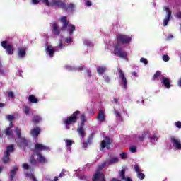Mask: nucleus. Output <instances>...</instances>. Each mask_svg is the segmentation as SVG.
<instances>
[{
    "label": "nucleus",
    "mask_w": 181,
    "mask_h": 181,
    "mask_svg": "<svg viewBox=\"0 0 181 181\" xmlns=\"http://www.w3.org/2000/svg\"><path fill=\"white\" fill-rule=\"evenodd\" d=\"M61 23H63L61 30L64 32V30H66V28L69 25V21H67V16H64L61 17Z\"/></svg>",
    "instance_id": "dca6fc26"
},
{
    "label": "nucleus",
    "mask_w": 181,
    "mask_h": 181,
    "mask_svg": "<svg viewBox=\"0 0 181 181\" xmlns=\"http://www.w3.org/2000/svg\"><path fill=\"white\" fill-rule=\"evenodd\" d=\"M13 152H15V146L13 144L9 145L6 147V150L3 155V163L8 165V163L11 162V153Z\"/></svg>",
    "instance_id": "7ed1b4c3"
},
{
    "label": "nucleus",
    "mask_w": 181,
    "mask_h": 181,
    "mask_svg": "<svg viewBox=\"0 0 181 181\" xmlns=\"http://www.w3.org/2000/svg\"><path fill=\"white\" fill-rule=\"evenodd\" d=\"M97 119L100 122H104L105 121V113H104L103 110H101L99 111Z\"/></svg>",
    "instance_id": "4be33fe9"
},
{
    "label": "nucleus",
    "mask_w": 181,
    "mask_h": 181,
    "mask_svg": "<svg viewBox=\"0 0 181 181\" xmlns=\"http://www.w3.org/2000/svg\"><path fill=\"white\" fill-rule=\"evenodd\" d=\"M113 53L120 59H127L128 56L127 52L122 49V47H121V45H119V44L115 45Z\"/></svg>",
    "instance_id": "20e7f679"
},
{
    "label": "nucleus",
    "mask_w": 181,
    "mask_h": 181,
    "mask_svg": "<svg viewBox=\"0 0 181 181\" xmlns=\"http://www.w3.org/2000/svg\"><path fill=\"white\" fill-rule=\"evenodd\" d=\"M105 81L106 83H110L111 81V79L110 78V76H105Z\"/></svg>",
    "instance_id": "4d7b16f0"
},
{
    "label": "nucleus",
    "mask_w": 181,
    "mask_h": 181,
    "mask_svg": "<svg viewBox=\"0 0 181 181\" xmlns=\"http://www.w3.org/2000/svg\"><path fill=\"white\" fill-rule=\"evenodd\" d=\"M76 131L81 136V138H84V136H86V131L84 130V126L80 125V127L77 128Z\"/></svg>",
    "instance_id": "b1692460"
},
{
    "label": "nucleus",
    "mask_w": 181,
    "mask_h": 181,
    "mask_svg": "<svg viewBox=\"0 0 181 181\" xmlns=\"http://www.w3.org/2000/svg\"><path fill=\"white\" fill-rule=\"evenodd\" d=\"M175 127H177V128H181V122L178 121L177 122L175 123Z\"/></svg>",
    "instance_id": "8fccbe9b"
},
{
    "label": "nucleus",
    "mask_w": 181,
    "mask_h": 181,
    "mask_svg": "<svg viewBox=\"0 0 181 181\" xmlns=\"http://www.w3.org/2000/svg\"><path fill=\"white\" fill-rule=\"evenodd\" d=\"M30 179H32V180H33V181H37V179H36V177H35V175H33V174H31L30 175Z\"/></svg>",
    "instance_id": "603ef678"
},
{
    "label": "nucleus",
    "mask_w": 181,
    "mask_h": 181,
    "mask_svg": "<svg viewBox=\"0 0 181 181\" xmlns=\"http://www.w3.org/2000/svg\"><path fill=\"white\" fill-rule=\"evenodd\" d=\"M93 138H94V134H90L88 139V141H85L83 143V148H84V149H86V148H88V145L91 144V142H93Z\"/></svg>",
    "instance_id": "5701e85b"
},
{
    "label": "nucleus",
    "mask_w": 181,
    "mask_h": 181,
    "mask_svg": "<svg viewBox=\"0 0 181 181\" xmlns=\"http://www.w3.org/2000/svg\"><path fill=\"white\" fill-rule=\"evenodd\" d=\"M120 158L121 159H125V158H127V153H120Z\"/></svg>",
    "instance_id": "3c124183"
},
{
    "label": "nucleus",
    "mask_w": 181,
    "mask_h": 181,
    "mask_svg": "<svg viewBox=\"0 0 181 181\" xmlns=\"http://www.w3.org/2000/svg\"><path fill=\"white\" fill-rule=\"evenodd\" d=\"M28 49L25 47H20L17 49L18 57L19 59H23L26 56Z\"/></svg>",
    "instance_id": "ddd939ff"
},
{
    "label": "nucleus",
    "mask_w": 181,
    "mask_h": 181,
    "mask_svg": "<svg viewBox=\"0 0 181 181\" xmlns=\"http://www.w3.org/2000/svg\"><path fill=\"white\" fill-rule=\"evenodd\" d=\"M36 156L37 157V161L39 163H42L43 165L45 163H47V159L42 153H37Z\"/></svg>",
    "instance_id": "6ab92c4d"
},
{
    "label": "nucleus",
    "mask_w": 181,
    "mask_h": 181,
    "mask_svg": "<svg viewBox=\"0 0 181 181\" xmlns=\"http://www.w3.org/2000/svg\"><path fill=\"white\" fill-rule=\"evenodd\" d=\"M19 170V168L18 166H14L13 168L10 171V180L13 181L15 179V176H16V173H18V170Z\"/></svg>",
    "instance_id": "aec40b11"
},
{
    "label": "nucleus",
    "mask_w": 181,
    "mask_h": 181,
    "mask_svg": "<svg viewBox=\"0 0 181 181\" xmlns=\"http://www.w3.org/2000/svg\"><path fill=\"white\" fill-rule=\"evenodd\" d=\"M132 38L127 35L119 34L117 36V45H129Z\"/></svg>",
    "instance_id": "39448f33"
},
{
    "label": "nucleus",
    "mask_w": 181,
    "mask_h": 181,
    "mask_svg": "<svg viewBox=\"0 0 181 181\" xmlns=\"http://www.w3.org/2000/svg\"><path fill=\"white\" fill-rule=\"evenodd\" d=\"M42 151H50V147L42 144L36 143L34 146L33 152H35V154H37L40 153Z\"/></svg>",
    "instance_id": "0eeeda50"
},
{
    "label": "nucleus",
    "mask_w": 181,
    "mask_h": 181,
    "mask_svg": "<svg viewBox=\"0 0 181 181\" xmlns=\"http://www.w3.org/2000/svg\"><path fill=\"white\" fill-rule=\"evenodd\" d=\"M23 169L28 170L29 169V165H28V163H24L23 165Z\"/></svg>",
    "instance_id": "13d9d810"
},
{
    "label": "nucleus",
    "mask_w": 181,
    "mask_h": 181,
    "mask_svg": "<svg viewBox=\"0 0 181 181\" xmlns=\"http://www.w3.org/2000/svg\"><path fill=\"white\" fill-rule=\"evenodd\" d=\"M52 33L54 35H56V36H59L60 35V30L59 29V25H57V23H54L52 25Z\"/></svg>",
    "instance_id": "a878e982"
},
{
    "label": "nucleus",
    "mask_w": 181,
    "mask_h": 181,
    "mask_svg": "<svg viewBox=\"0 0 181 181\" xmlns=\"http://www.w3.org/2000/svg\"><path fill=\"white\" fill-rule=\"evenodd\" d=\"M80 114H81L80 110H76L73 112L71 116H68L62 119L66 129H70V125H73V124H76L77 122V119H78V117Z\"/></svg>",
    "instance_id": "f03ea898"
},
{
    "label": "nucleus",
    "mask_w": 181,
    "mask_h": 181,
    "mask_svg": "<svg viewBox=\"0 0 181 181\" xmlns=\"http://www.w3.org/2000/svg\"><path fill=\"white\" fill-rule=\"evenodd\" d=\"M170 141L173 144V148L177 151L181 150V141L179 138H176L173 136L170 137Z\"/></svg>",
    "instance_id": "6e6552de"
},
{
    "label": "nucleus",
    "mask_w": 181,
    "mask_h": 181,
    "mask_svg": "<svg viewBox=\"0 0 181 181\" xmlns=\"http://www.w3.org/2000/svg\"><path fill=\"white\" fill-rule=\"evenodd\" d=\"M58 43H59L58 46L60 47V49H63L64 45L62 43V40H59Z\"/></svg>",
    "instance_id": "6e6d98bb"
},
{
    "label": "nucleus",
    "mask_w": 181,
    "mask_h": 181,
    "mask_svg": "<svg viewBox=\"0 0 181 181\" xmlns=\"http://www.w3.org/2000/svg\"><path fill=\"white\" fill-rule=\"evenodd\" d=\"M163 10L166 12L165 18L163 20V26H168V23H169V21H170V18H172V11L169 8V7H164Z\"/></svg>",
    "instance_id": "9d476101"
},
{
    "label": "nucleus",
    "mask_w": 181,
    "mask_h": 181,
    "mask_svg": "<svg viewBox=\"0 0 181 181\" xmlns=\"http://www.w3.org/2000/svg\"><path fill=\"white\" fill-rule=\"evenodd\" d=\"M132 76H133V77H136V72H132Z\"/></svg>",
    "instance_id": "69168bd1"
},
{
    "label": "nucleus",
    "mask_w": 181,
    "mask_h": 181,
    "mask_svg": "<svg viewBox=\"0 0 181 181\" xmlns=\"http://www.w3.org/2000/svg\"><path fill=\"white\" fill-rule=\"evenodd\" d=\"M65 174H66V170L63 169L60 173L59 177H63V176H64Z\"/></svg>",
    "instance_id": "de8ad7c7"
},
{
    "label": "nucleus",
    "mask_w": 181,
    "mask_h": 181,
    "mask_svg": "<svg viewBox=\"0 0 181 181\" xmlns=\"http://www.w3.org/2000/svg\"><path fill=\"white\" fill-rule=\"evenodd\" d=\"M19 146L21 148H23V151H26V148H28V146H29V140L23 137L21 138L19 143Z\"/></svg>",
    "instance_id": "4468645a"
},
{
    "label": "nucleus",
    "mask_w": 181,
    "mask_h": 181,
    "mask_svg": "<svg viewBox=\"0 0 181 181\" xmlns=\"http://www.w3.org/2000/svg\"><path fill=\"white\" fill-rule=\"evenodd\" d=\"M69 36H71V35H73V33H74L76 30V26L73 24H69Z\"/></svg>",
    "instance_id": "7c9ffc66"
},
{
    "label": "nucleus",
    "mask_w": 181,
    "mask_h": 181,
    "mask_svg": "<svg viewBox=\"0 0 181 181\" xmlns=\"http://www.w3.org/2000/svg\"><path fill=\"white\" fill-rule=\"evenodd\" d=\"M146 138H149V132L145 131L141 133L139 136L138 139L140 142H144Z\"/></svg>",
    "instance_id": "a211bd4d"
},
{
    "label": "nucleus",
    "mask_w": 181,
    "mask_h": 181,
    "mask_svg": "<svg viewBox=\"0 0 181 181\" xmlns=\"http://www.w3.org/2000/svg\"><path fill=\"white\" fill-rule=\"evenodd\" d=\"M129 151L130 152H132V153H135V152H136V146H132L129 148Z\"/></svg>",
    "instance_id": "a19ab883"
},
{
    "label": "nucleus",
    "mask_w": 181,
    "mask_h": 181,
    "mask_svg": "<svg viewBox=\"0 0 181 181\" xmlns=\"http://www.w3.org/2000/svg\"><path fill=\"white\" fill-rule=\"evenodd\" d=\"M30 112V107L29 106H24V113L27 115H29Z\"/></svg>",
    "instance_id": "58836bf2"
},
{
    "label": "nucleus",
    "mask_w": 181,
    "mask_h": 181,
    "mask_svg": "<svg viewBox=\"0 0 181 181\" xmlns=\"http://www.w3.org/2000/svg\"><path fill=\"white\" fill-rule=\"evenodd\" d=\"M103 163H105V166H110V165H112L110 160H107Z\"/></svg>",
    "instance_id": "864d4df0"
},
{
    "label": "nucleus",
    "mask_w": 181,
    "mask_h": 181,
    "mask_svg": "<svg viewBox=\"0 0 181 181\" xmlns=\"http://www.w3.org/2000/svg\"><path fill=\"white\" fill-rule=\"evenodd\" d=\"M161 83L164 85L165 88H170V79L168 78L163 77Z\"/></svg>",
    "instance_id": "393cba45"
},
{
    "label": "nucleus",
    "mask_w": 181,
    "mask_h": 181,
    "mask_svg": "<svg viewBox=\"0 0 181 181\" xmlns=\"http://www.w3.org/2000/svg\"><path fill=\"white\" fill-rule=\"evenodd\" d=\"M105 166L106 165H105V163L103 162L100 165H99L98 167L95 174L92 177L93 181H98V180H99L100 176L105 175L104 173H101V170L105 168Z\"/></svg>",
    "instance_id": "423d86ee"
},
{
    "label": "nucleus",
    "mask_w": 181,
    "mask_h": 181,
    "mask_svg": "<svg viewBox=\"0 0 181 181\" xmlns=\"http://www.w3.org/2000/svg\"><path fill=\"white\" fill-rule=\"evenodd\" d=\"M118 74L119 78L121 79L122 84H123L124 88H127V84H128V81L127 80V77H125V74L124 73V71H122V69H119Z\"/></svg>",
    "instance_id": "9b49d317"
},
{
    "label": "nucleus",
    "mask_w": 181,
    "mask_h": 181,
    "mask_svg": "<svg viewBox=\"0 0 181 181\" xmlns=\"http://www.w3.org/2000/svg\"><path fill=\"white\" fill-rule=\"evenodd\" d=\"M14 132H16V135H17V138H19L20 139L22 138V135L21 134V129L19 128H16L14 130Z\"/></svg>",
    "instance_id": "e433bc0d"
},
{
    "label": "nucleus",
    "mask_w": 181,
    "mask_h": 181,
    "mask_svg": "<svg viewBox=\"0 0 181 181\" xmlns=\"http://www.w3.org/2000/svg\"><path fill=\"white\" fill-rule=\"evenodd\" d=\"M40 119L41 118L40 117V116L35 115L33 118V122H34L35 124H39V122H40Z\"/></svg>",
    "instance_id": "f704fd0d"
},
{
    "label": "nucleus",
    "mask_w": 181,
    "mask_h": 181,
    "mask_svg": "<svg viewBox=\"0 0 181 181\" xmlns=\"http://www.w3.org/2000/svg\"><path fill=\"white\" fill-rule=\"evenodd\" d=\"M6 118L8 121H9L10 122H12V121L15 119V116L9 115H7Z\"/></svg>",
    "instance_id": "ea45409f"
},
{
    "label": "nucleus",
    "mask_w": 181,
    "mask_h": 181,
    "mask_svg": "<svg viewBox=\"0 0 181 181\" xmlns=\"http://www.w3.org/2000/svg\"><path fill=\"white\" fill-rule=\"evenodd\" d=\"M4 134L8 136H12V135H13V130H12L11 127H8L4 130Z\"/></svg>",
    "instance_id": "c756f323"
},
{
    "label": "nucleus",
    "mask_w": 181,
    "mask_h": 181,
    "mask_svg": "<svg viewBox=\"0 0 181 181\" xmlns=\"http://www.w3.org/2000/svg\"><path fill=\"white\" fill-rule=\"evenodd\" d=\"M112 144V141L110 137L106 138L105 140H103L100 144V151H103L104 148H107V145H111Z\"/></svg>",
    "instance_id": "2eb2a0df"
},
{
    "label": "nucleus",
    "mask_w": 181,
    "mask_h": 181,
    "mask_svg": "<svg viewBox=\"0 0 181 181\" xmlns=\"http://www.w3.org/2000/svg\"><path fill=\"white\" fill-rule=\"evenodd\" d=\"M140 62H141V63H144V64H145V66H146V64H148V59H146L145 58H141Z\"/></svg>",
    "instance_id": "c03bdc74"
},
{
    "label": "nucleus",
    "mask_w": 181,
    "mask_h": 181,
    "mask_svg": "<svg viewBox=\"0 0 181 181\" xmlns=\"http://www.w3.org/2000/svg\"><path fill=\"white\" fill-rule=\"evenodd\" d=\"M170 59V58L168 55H166V54L163 56V62H169Z\"/></svg>",
    "instance_id": "a18cd8bd"
},
{
    "label": "nucleus",
    "mask_w": 181,
    "mask_h": 181,
    "mask_svg": "<svg viewBox=\"0 0 181 181\" xmlns=\"http://www.w3.org/2000/svg\"><path fill=\"white\" fill-rule=\"evenodd\" d=\"M54 181H59V177H54Z\"/></svg>",
    "instance_id": "774afa93"
},
{
    "label": "nucleus",
    "mask_w": 181,
    "mask_h": 181,
    "mask_svg": "<svg viewBox=\"0 0 181 181\" xmlns=\"http://www.w3.org/2000/svg\"><path fill=\"white\" fill-rule=\"evenodd\" d=\"M125 181H132V179H131V177H127V178H125Z\"/></svg>",
    "instance_id": "e2e57ef3"
},
{
    "label": "nucleus",
    "mask_w": 181,
    "mask_h": 181,
    "mask_svg": "<svg viewBox=\"0 0 181 181\" xmlns=\"http://www.w3.org/2000/svg\"><path fill=\"white\" fill-rule=\"evenodd\" d=\"M46 52L48 53L49 57H53L54 56V53H56V48L52 47V45H47Z\"/></svg>",
    "instance_id": "f3484780"
},
{
    "label": "nucleus",
    "mask_w": 181,
    "mask_h": 181,
    "mask_svg": "<svg viewBox=\"0 0 181 181\" xmlns=\"http://www.w3.org/2000/svg\"><path fill=\"white\" fill-rule=\"evenodd\" d=\"M97 73L99 74V76H101V74H104L105 71H107V67L106 66H98L96 68Z\"/></svg>",
    "instance_id": "cd10ccee"
},
{
    "label": "nucleus",
    "mask_w": 181,
    "mask_h": 181,
    "mask_svg": "<svg viewBox=\"0 0 181 181\" xmlns=\"http://www.w3.org/2000/svg\"><path fill=\"white\" fill-rule=\"evenodd\" d=\"M160 76H162V72L160 71H158L154 74L152 80H156V78H159Z\"/></svg>",
    "instance_id": "2f4dec72"
},
{
    "label": "nucleus",
    "mask_w": 181,
    "mask_h": 181,
    "mask_svg": "<svg viewBox=\"0 0 181 181\" xmlns=\"http://www.w3.org/2000/svg\"><path fill=\"white\" fill-rule=\"evenodd\" d=\"M109 160H110V163L112 165H114V163H118V162L119 161V159L117 157H113Z\"/></svg>",
    "instance_id": "c9c22d12"
},
{
    "label": "nucleus",
    "mask_w": 181,
    "mask_h": 181,
    "mask_svg": "<svg viewBox=\"0 0 181 181\" xmlns=\"http://www.w3.org/2000/svg\"><path fill=\"white\" fill-rule=\"evenodd\" d=\"M28 101L32 104H37V103H39V99L36 98L35 95H30L28 96Z\"/></svg>",
    "instance_id": "bb28decb"
},
{
    "label": "nucleus",
    "mask_w": 181,
    "mask_h": 181,
    "mask_svg": "<svg viewBox=\"0 0 181 181\" xmlns=\"http://www.w3.org/2000/svg\"><path fill=\"white\" fill-rule=\"evenodd\" d=\"M176 18H177L178 19H181V11L177 13Z\"/></svg>",
    "instance_id": "bf43d9fd"
},
{
    "label": "nucleus",
    "mask_w": 181,
    "mask_h": 181,
    "mask_svg": "<svg viewBox=\"0 0 181 181\" xmlns=\"http://www.w3.org/2000/svg\"><path fill=\"white\" fill-rule=\"evenodd\" d=\"M30 163H31V165H36V163H37V161L33 157L30 158Z\"/></svg>",
    "instance_id": "37998d69"
},
{
    "label": "nucleus",
    "mask_w": 181,
    "mask_h": 181,
    "mask_svg": "<svg viewBox=\"0 0 181 181\" xmlns=\"http://www.w3.org/2000/svg\"><path fill=\"white\" fill-rule=\"evenodd\" d=\"M149 139H151V141H158V139H159V138H160V136H156V135H153V136H148Z\"/></svg>",
    "instance_id": "4c0bfd02"
},
{
    "label": "nucleus",
    "mask_w": 181,
    "mask_h": 181,
    "mask_svg": "<svg viewBox=\"0 0 181 181\" xmlns=\"http://www.w3.org/2000/svg\"><path fill=\"white\" fill-rule=\"evenodd\" d=\"M115 103H118V99L117 98H113Z\"/></svg>",
    "instance_id": "338daca9"
},
{
    "label": "nucleus",
    "mask_w": 181,
    "mask_h": 181,
    "mask_svg": "<svg viewBox=\"0 0 181 181\" xmlns=\"http://www.w3.org/2000/svg\"><path fill=\"white\" fill-rule=\"evenodd\" d=\"M81 126H83L86 125V121H87V118L86 117V114L85 113H83L81 115Z\"/></svg>",
    "instance_id": "c85d7f7f"
},
{
    "label": "nucleus",
    "mask_w": 181,
    "mask_h": 181,
    "mask_svg": "<svg viewBox=\"0 0 181 181\" xmlns=\"http://www.w3.org/2000/svg\"><path fill=\"white\" fill-rule=\"evenodd\" d=\"M33 4L37 5V4H39V0H33Z\"/></svg>",
    "instance_id": "680f3d73"
},
{
    "label": "nucleus",
    "mask_w": 181,
    "mask_h": 181,
    "mask_svg": "<svg viewBox=\"0 0 181 181\" xmlns=\"http://www.w3.org/2000/svg\"><path fill=\"white\" fill-rule=\"evenodd\" d=\"M85 4H86V6H91V5H93V4L91 3V1L90 0L86 1Z\"/></svg>",
    "instance_id": "09e8293b"
},
{
    "label": "nucleus",
    "mask_w": 181,
    "mask_h": 181,
    "mask_svg": "<svg viewBox=\"0 0 181 181\" xmlns=\"http://www.w3.org/2000/svg\"><path fill=\"white\" fill-rule=\"evenodd\" d=\"M86 73H87V76L88 77H89L90 78H91V71L90 69H88L86 71Z\"/></svg>",
    "instance_id": "5fc2aeb1"
},
{
    "label": "nucleus",
    "mask_w": 181,
    "mask_h": 181,
    "mask_svg": "<svg viewBox=\"0 0 181 181\" xmlns=\"http://www.w3.org/2000/svg\"><path fill=\"white\" fill-rule=\"evenodd\" d=\"M115 115H116V117H121V114H119V112H118V111H115Z\"/></svg>",
    "instance_id": "052dcab7"
},
{
    "label": "nucleus",
    "mask_w": 181,
    "mask_h": 181,
    "mask_svg": "<svg viewBox=\"0 0 181 181\" xmlns=\"http://www.w3.org/2000/svg\"><path fill=\"white\" fill-rule=\"evenodd\" d=\"M5 107V103H0V108Z\"/></svg>",
    "instance_id": "0e129e2a"
},
{
    "label": "nucleus",
    "mask_w": 181,
    "mask_h": 181,
    "mask_svg": "<svg viewBox=\"0 0 181 181\" xmlns=\"http://www.w3.org/2000/svg\"><path fill=\"white\" fill-rule=\"evenodd\" d=\"M1 47L3 49H5L7 54L12 55L13 54V45L8 44V41L4 40L1 42Z\"/></svg>",
    "instance_id": "1a4fd4ad"
},
{
    "label": "nucleus",
    "mask_w": 181,
    "mask_h": 181,
    "mask_svg": "<svg viewBox=\"0 0 181 181\" xmlns=\"http://www.w3.org/2000/svg\"><path fill=\"white\" fill-rule=\"evenodd\" d=\"M30 134L33 138H37V136L40 134V129L39 128V127H37L30 130Z\"/></svg>",
    "instance_id": "412c9836"
},
{
    "label": "nucleus",
    "mask_w": 181,
    "mask_h": 181,
    "mask_svg": "<svg viewBox=\"0 0 181 181\" xmlns=\"http://www.w3.org/2000/svg\"><path fill=\"white\" fill-rule=\"evenodd\" d=\"M8 97L9 98H15V93H13L12 91H10L8 93Z\"/></svg>",
    "instance_id": "79ce46f5"
},
{
    "label": "nucleus",
    "mask_w": 181,
    "mask_h": 181,
    "mask_svg": "<svg viewBox=\"0 0 181 181\" xmlns=\"http://www.w3.org/2000/svg\"><path fill=\"white\" fill-rule=\"evenodd\" d=\"M65 144H66V146H68L69 150L71 151V148H70V146H71V145H73V140L66 139Z\"/></svg>",
    "instance_id": "473e14b6"
},
{
    "label": "nucleus",
    "mask_w": 181,
    "mask_h": 181,
    "mask_svg": "<svg viewBox=\"0 0 181 181\" xmlns=\"http://www.w3.org/2000/svg\"><path fill=\"white\" fill-rule=\"evenodd\" d=\"M42 4H45L46 6H57V8H62L66 12L71 11L73 12L74 11V4L70 3L67 7L66 6V3L59 1V0H41Z\"/></svg>",
    "instance_id": "f257e3e1"
},
{
    "label": "nucleus",
    "mask_w": 181,
    "mask_h": 181,
    "mask_svg": "<svg viewBox=\"0 0 181 181\" xmlns=\"http://www.w3.org/2000/svg\"><path fill=\"white\" fill-rule=\"evenodd\" d=\"M119 176L122 180H125V168H122L119 172Z\"/></svg>",
    "instance_id": "72a5a7b5"
},
{
    "label": "nucleus",
    "mask_w": 181,
    "mask_h": 181,
    "mask_svg": "<svg viewBox=\"0 0 181 181\" xmlns=\"http://www.w3.org/2000/svg\"><path fill=\"white\" fill-rule=\"evenodd\" d=\"M134 171L137 174L138 179H140V180H144V179H145V174L142 173L143 170L139 168L138 164L134 165Z\"/></svg>",
    "instance_id": "f8f14e48"
},
{
    "label": "nucleus",
    "mask_w": 181,
    "mask_h": 181,
    "mask_svg": "<svg viewBox=\"0 0 181 181\" xmlns=\"http://www.w3.org/2000/svg\"><path fill=\"white\" fill-rule=\"evenodd\" d=\"M65 42L68 43V45H70V43L73 42V40L71 39V37H66L65 38Z\"/></svg>",
    "instance_id": "49530a36"
}]
</instances>
